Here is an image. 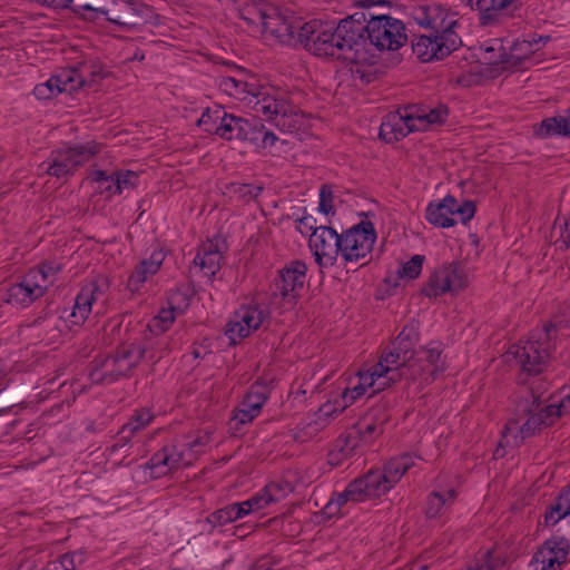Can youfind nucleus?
I'll return each instance as SVG.
<instances>
[{"instance_id": "1", "label": "nucleus", "mask_w": 570, "mask_h": 570, "mask_svg": "<svg viewBox=\"0 0 570 570\" xmlns=\"http://www.w3.org/2000/svg\"><path fill=\"white\" fill-rule=\"evenodd\" d=\"M368 12L357 11L342 19L335 28L321 20L306 22L301 35L306 50L318 57H330L357 63L370 51Z\"/></svg>"}, {"instance_id": "63", "label": "nucleus", "mask_w": 570, "mask_h": 570, "mask_svg": "<svg viewBox=\"0 0 570 570\" xmlns=\"http://www.w3.org/2000/svg\"><path fill=\"white\" fill-rule=\"evenodd\" d=\"M218 120L215 119L214 111L207 109L203 112L202 117L198 120V125L205 128L207 132H214L215 127L218 125Z\"/></svg>"}, {"instance_id": "31", "label": "nucleus", "mask_w": 570, "mask_h": 570, "mask_svg": "<svg viewBox=\"0 0 570 570\" xmlns=\"http://www.w3.org/2000/svg\"><path fill=\"white\" fill-rule=\"evenodd\" d=\"M540 138L551 136H570V111L567 116H557L543 119L535 129Z\"/></svg>"}, {"instance_id": "5", "label": "nucleus", "mask_w": 570, "mask_h": 570, "mask_svg": "<svg viewBox=\"0 0 570 570\" xmlns=\"http://www.w3.org/2000/svg\"><path fill=\"white\" fill-rule=\"evenodd\" d=\"M156 356L149 351V345L142 343H127L119 345L112 353L106 356H97L90 363L89 377L92 383L111 384L120 377H128L138 366L141 360H155Z\"/></svg>"}, {"instance_id": "6", "label": "nucleus", "mask_w": 570, "mask_h": 570, "mask_svg": "<svg viewBox=\"0 0 570 570\" xmlns=\"http://www.w3.org/2000/svg\"><path fill=\"white\" fill-rule=\"evenodd\" d=\"M370 48L377 50H397L407 41L405 24L387 14H375L368 12Z\"/></svg>"}, {"instance_id": "42", "label": "nucleus", "mask_w": 570, "mask_h": 570, "mask_svg": "<svg viewBox=\"0 0 570 570\" xmlns=\"http://www.w3.org/2000/svg\"><path fill=\"white\" fill-rule=\"evenodd\" d=\"M366 390L363 387V385H360V383L352 389H345V391L342 393V404L341 409L338 410V413L343 412V410L350 405H352L358 397L364 395ZM320 412L323 413L325 416L332 415L334 412H337V410H327V405L320 409Z\"/></svg>"}, {"instance_id": "8", "label": "nucleus", "mask_w": 570, "mask_h": 570, "mask_svg": "<svg viewBox=\"0 0 570 570\" xmlns=\"http://www.w3.org/2000/svg\"><path fill=\"white\" fill-rule=\"evenodd\" d=\"M99 151L100 146L96 141L55 149L49 157L47 174L56 178L72 175Z\"/></svg>"}, {"instance_id": "15", "label": "nucleus", "mask_w": 570, "mask_h": 570, "mask_svg": "<svg viewBox=\"0 0 570 570\" xmlns=\"http://www.w3.org/2000/svg\"><path fill=\"white\" fill-rule=\"evenodd\" d=\"M570 551V541L564 537H552L543 542L532 558L534 570H552L564 564Z\"/></svg>"}, {"instance_id": "2", "label": "nucleus", "mask_w": 570, "mask_h": 570, "mask_svg": "<svg viewBox=\"0 0 570 570\" xmlns=\"http://www.w3.org/2000/svg\"><path fill=\"white\" fill-rule=\"evenodd\" d=\"M414 18L420 26L430 29V33L414 36L411 41L413 53L422 62L442 60L462 46L455 31L459 22L442 6H422L416 9Z\"/></svg>"}, {"instance_id": "14", "label": "nucleus", "mask_w": 570, "mask_h": 570, "mask_svg": "<svg viewBox=\"0 0 570 570\" xmlns=\"http://www.w3.org/2000/svg\"><path fill=\"white\" fill-rule=\"evenodd\" d=\"M265 320V313L257 305L242 306L227 323L225 334L232 344L237 340L247 337L252 331L257 330Z\"/></svg>"}, {"instance_id": "41", "label": "nucleus", "mask_w": 570, "mask_h": 570, "mask_svg": "<svg viewBox=\"0 0 570 570\" xmlns=\"http://www.w3.org/2000/svg\"><path fill=\"white\" fill-rule=\"evenodd\" d=\"M425 217L429 223L442 228L452 227L456 223L450 214L444 213V208H440V203L436 205L430 204Z\"/></svg>"}, {"instance_id": "27", "label": "nucleus", "mask_w": 570, "mask_h": 570, "mask_svg": "<svg viewBox=\"0 0 570 570\" xmlns=\"http://www.w3.org/2000/svg\"><path fill=\"white\" fill-rule=\"evenodd\" d=\"M223 254L217 244L207 242L199 248L196 257L194 258V264L200 267L205 276L213 278L220 269Z\"/></svg>"}, {"instance_id": "25", "label": "nucleus", "mask_w": 570, "mask_h": 570, "mask_svg": "<svg viewBox=\"0 0 570 570\" xmlns=\"http://www.w3.org/2000/svg\"><path fill=\"white\" fill-rule=\"evenodd\" d=\"M377 380L374 383L373 394L390 387L392 384L400 382L402 380L406 381L407 384L416 381L417 379L413 376V373H406L402 370V367H397L393 364H387L380 357L377 362Z\"/></svg>"}, {"instance_id": "59", "label": "nucleus", "mask_w": 570, "mask_h": 570, "mask_svg": "<svg viewBox=\"0 0 570 570\" xmlns=\"http://www.w3.org/2000/svg\"><path fill=\"white\" fill-rule=\"evenodd\" d=\"M296 228L303 235H307L309 232L312 234L314 233V229H318L316 226V219L311 215H305L296 219Z\"/></svg>"}, {"instance_id": "19", "label": "nucleus", "mask_w": 570, "mask_h": 570, "mask_svg": "<svg viewBox=\"0 0 570 570\" xmlns=\"http://www.w3.org/2000/svg\"><path fill=\"white\" fill-rule=\"evenodd\" d=\"M513 0H466L472 10L479 11V21L482 27H492L503 23L513 17L509 7Z\"/></svg>"}, {"instance_id": "28", "label": "nucleus", "mask_w": 570, "mask_h": 570, "mask_svg": "<svg viewBox=\"0 0 570 570\" xmlns=\"http://www.w3.org/2000/svg\"><path fill=\"white\" fill-rule=\"evenodd\" d=\"M531 401H524L519 404V411L523 412L528 419L519 428V432L522 439L530 438L546 426L544 421L538 412L539 399L531 394Z\"/></svg>"}, {"instance_id": "40", "label": "nucleus", "mask_w": 570, "mask_h": 570, "mask_svg": "<svg viewBox=\"0 0 570 570\" xmlns=\"http://www.w3.org/2000/svg\"><path fill=\"white\" fill-rule=\"evenodd\" d=\"M139 175L131 170L114 174L111 194H121L125 189H134L138 184Z\"/></svg>"}, {"instance_id": "33", "label": "nucleus", "mask_w": 570, "mask_h": 570, "mask_svg": "<svg viewBox=\"0 0 570 570\" xmlns=\"http://www.w3.org/2000/svg\"><path fill=\"white\" fill-rule=\"evenodd\" d=\"M267 7L271 4L264 1L242 0L238 8L239 17L248 24L262 27Z\"/></svg>"}, {"instance_id": "17", "label": "nucleus", "mask_w": 570, "mask_h": 570, "mask_svg": "<svg viewBox=\"0 0 570 570\" xmlns=\"http://www.w3.org/2000/svg\"><path fill=\"white\" fill-rule=\"evenodd\" d=\"M550 37H539L538 39L532 38L531 40H523L521 42H515L511 47L510 52H505L503 47L500 46L498 57H487L485 63L491 66H502V69L508 68H519L522 66L523 61L528 59L535 49H533V45H537L540 41H549Z\"/></svg>"}, {"instance_id": "43", "label": "nucleus", "mask_w": 570, "mask_h": 570, "mask_svg": "<svg viewBox=\"0 0 570 570\" xmlns=\"http://www.w3.org/2000/svg\"><path fill=\"white\" fill-rule=\"evenodd\" d=\"M407 134V127H405L403 122H400V125H393L390 121H387L383 122L380 127V138L387 142H391L393 140H400Z\"/></svg>"}, {"instance_id": "7", "label": "nucleus", "mask_w": 570, "mask_h": 570, "mask_svg": "<svg viewBox=\"0 0 570 570\" xmlns=\"http://www.w3.org/2000/svg\"><path fill=\"white\" fill-rule=\"evenodd\" d=\"M262 24V33L275 38L279 43L306 49V41L301 36L306 22L299 24L292 14L284 13L278 7L271 4Z\"/></svg>"}, {"instance_id": "10", "label": "nucleus", "mask_w": 570, "mask_h": 570, "mask_svg": "<svg viewBox=\"0 0 570 570\" xmlns=\"http://www.w3.org/2000/svg\"><path fill=\"white\" fill-rule=\"evenodd\" d=\"M468 285L465 265L454 261L435 269L429 277L421 293L428 297L442 296L445 293L462 291Z\"/></svg>"}, {"instance_id": "55", "label": "nucleus", "mask_w": 570, "mask_h": 570, "mask_svg": "<svg viewBox=\"0 0 570 570\" xmlns=\"http://www.w3.org/2000/svg\"><path fill=\"white\" fill-rule=\"evenodd\" d=\"M150 273L147 272L146 269V264H141L139 263L135 271L131 273V275L129 276V279H128V285L130 287H135V288H138V286L140 284H142L146 279H147V276L149 275Z\"/></svg>"}, {"instance_id": "34", "label": "nucleus", "mask_w": 570, "mask_h": 570, "mask_svg": "<svg viewBox=\"0 0 570 570\" xmlns=\"http://www.w3.org/2000/svg\"><path fill=\"white\" fill-rule=\"evenodd\" d=\"M244 515L245 510H243L242 505L233 503L213 512L207 520L213 524V527H222L226 523L236 521Z\"/></svg>"}, {"instance_id": "37", "label": "nucleus", "mask_w": 570, "mask_h": 570, "mask_svg": "<svg viewBox=\"0 0 570 570\" xmlns=\"http://www.w3.org/2000/svg\"><path fill=\"white\" fill-rule=\"evenodd\" d=\"M226 190L228 194L234 195L238 200L248 203L261 195L263 187L253 184L230 183L226 185Z\"/></svg>"}, {"instance_id": "29", "label": "nucleus", "mask_w": 570, "mask_h": 570, "mask_svg": "<svg viewBox=\"0 0 570 570\" xmlns=\"http://www.w3.org/2000/svg\"><path fill=\"white\" fill-rule=\"evenodd\" d=\"M214 115L215 119L219 120L214 134L226 140L239 139L245 118L227 114L222 108H216Z\"/></svg>"}, {"instance_id": "46", "label": "nucleus", "mask_w": 570, "mask_h": 570, "mask_svg": "<svg viewBox=\"0 0 570 570\" xmlns=\"http://www.w3.org/2000/svg\"><path fill=\"white\" fill-rule=\"evenodd\" d=\"M109 0H72L75 10L95 12L105 17Z\"/></svg>"}, {"instance_id": "60", "label": "nucleus", "mask_w": 570, "mask_h": 570, "mask_svg": "<svg viewBox=\"0 0 570 570\" xmlns=\"http://www.w3.org/2000/svg\"><path fill=\"white\" fill-rule=\"evenodd\" d=\"M266 401L256 395L253 391H248L243 400V406L252 409V412H261Z\"/></svg>"}, {"instance_id": "47", "label": "nucleus", "mask_w": 570, "mask_h": 570, "mask_svg": "<svg viewBox=\"0 0 570 570\" xmlns=\"http://www.w3.org/2000/svg\"><path fill=\"white\" fill-rule=\"evenodd\" d=\"M250 410L242 404L229 420V428L237 431L240 425L250 423L259 414V412H252Z\"/></svg>"}, {"instance_id": "12", "label": "nucleus", "mask_w": 570, "mask_h": 570, "mask_svg": "<svg viewBox=\"0 0 570 570\" xmlns=\"http://www.w3.org/2000/svg\"><path fill=\"white\" fill-rule=\"evenodd\" d=\"M309 248L320 267L333 266L341 254L340 235L328 226H318L309 235Z\"/></svg>"}, {"instance_id": "48", "label": "nucleus", "mask_w": 570, "mask_h": 570, "mask_svg": "<svg viewBox=\"0 0 570 570\" xmlns=\"http://www.w3.org/2000/svg\"><path fill=\"white\" fill-rule=\"evenodd\" d=\"M108 287H109L108 278L105 276H97L91 282H89L86 286H83L82 289L88 291V296H90V293H91V299L94 302H96L105 295Z\"/></svg>"}, {"instance_id": "49", "label": "nucleus", "mask_w": 570, "mask_h": 570, "mask_svg": "<svg viewBox=\"0 0 570 570\" xmlns=\"http://www.w3.org/2000/svg\"><path fill=\"white\" fill-rule=\"evenodd\" d=\"M399 336L401 343L409 342L415 346L420 340V322L414 318L411 320L403 326Z\"/></svg>"}, {"instance_id": "50", "label": "nucleus", "mask_w": 570, "mask_h": 570, "mask_svg": "<svg viewBox=\"0 0 570 570\" xmlns=\"http://www.w3.org/2000/svg\"><path fill=\"white\" fill-rule=\"evenodd\" d=\"M391 419L390 413L386 411V404H381L375 407H372L368 413L364 416V421H373L376 422L380 426L383 428L385 423H387Z\"/></svg>"}, {"instance_id": "39", "label": "nucleus", "mask_w": 570, "mask_h": 570, "mask_svg": "<svg viewBox=\"0 0 570 570\" xmlns=\"http://www.w3.org/2000/svg\"><path fill=\"white\" fill-rule=\"evenodd\" d=\"M155 415L150 409L141 407L135 410L129 421L124 426L132 434L146 429L154 420Z\"/></svg>"}, {"instance_id": "3", "label": "nucleus", "mask_w": 570, "mask_h": 570, "mask_svg": "<svg viewBox=\"0 0 570 570\" xmlns=\"http://www.w3.org/2000/svg\"><path fill=\"white\" fill-rule=\"evenodd\" d=\"M219 88L239 100L257 98L255 110L274 121L282 131H293L299 127L297 107L284 98L271 96L266 88L258 83L256 77L244 69H238L235 76L222 77Z\"/></svg>"}, {"instance_id": "64", "label": "nucleus", "mask_w": 570, "mask_h": 570, "mask_svg": "<svg viewBox=\"0 0 570 570\" xmlns=\"http://www.w3.org/2000/svg\"><path fill=\"white\" fill-rule=\"evenodd\" d=\"M249 391L261 396L262 400L267 401L271 394V386L268 383L258 380L249 387Z\"/></svg>"}, {"instance_id": "58", "label": "nucleus", "mask_w": 570, "mask_h": 570, "mask_svg": "<svg viewBox=\"0 0 570 570\" xmlns=\"http://www.w3.org/2000/svg\"><path fill=\"white\" fill-rule=\"evenodd\" d=\"M381 374H377V364L374 365L371 370L367 371H360L358 372V383L360 385H363V387L366 390L367 387H374V383L377 380V376Z\"/></svg>"}, {"instance_id": "26", "label": "nucleus", "mask_w": 570, "mask_h": 570, "mask_svg": "<svg viewBox=\"0 0 570 570\" xmlns=\"http://www.w3.org/2000/svg\"><path fill=\"white\" fill-rule=\"evenodd\" d=\"M91 79L88 81L79 73L77 69H63L59 73L51 76L52 83L56 86V91L59 94L78 90L81 87L88 86L92 87V83L96 81V77H98L99 72H91Z\"/></svg>"}, {"instance_id": "18", "label": "nucleus", "mask_w": 570, "mask_h": 570, "mask_svg": "<svg viewBox=\"0 0 570 570\" xmlns=\"http://www.w3.org/2000/svg\"><path fill=\"white\" fill-rule=\"evenodd\" d=\"M43 271L29 272L20 283L13 284L8 289L7 302L12 305L28 306L41 297L47 285L39 282V275Z\"/></svg>"}, {"instance_id": "23", "label": "nucleus", "mask_w": 570, "mask_h": 570, "mask_svg": "<svg viewBox=\"0 0 570 570\" xmlns=\"http://www.w3.org/2000/svg\"><path fill=\"white\" fill-rule=\"evenodd\" d=\"M239 140L249 141L257 148H267L274 146L277 140L276 135L266 129L265 125L257 117L244 119Z\"/></svg>"}, {"instance_id": "61", "label": "nucleus", "mask_w": 570, "mask_h": 570, "mask_svg": "<svg viewBox=\"0 0 570 570\" xmlns=\"http://www.w3.org/2000/svg\"><path fill=\"white\" fill-rule=\"evenodd\" d=\"M559 230L560 237L564 243L566 247L570 246V215L563 218V222L558 224V219L554 223L553 232Z\"/></svg>"}, {"instance_id": "45", "label": "nucleus", "mask_w": 570, "mask_h": 570, "mask_svg": "<svg viewBox=\"0 0 570 570\" xmlns=\"http://www.w3.org/2000/svg\"><path fill=\"white\" fill-rule=\"evenodd\" d=\"M425 257L423 255H414L412 258L404 263L401 269L397 272L400 277H406L409 279H415L421 275L422 265Z\"/></svg>"}, {"instance_id": "57", "label": "nucleus", "mask_w": 570, "mask_h": 570, "mask_svg": "<svg viewBox=\"0 0 570 570\" xmlns=\"http://www.w3.org/2000/svg\"><path fill=\"white\" fill-rule=\"evenodd\" d=\"M91 179L96 183H99L104 191L111 194L114 174L109 176L105 170H95L91 174Z\"/></svg>"}, {"instance_id": "22", "label": "nucleus", "mask_w": 570, "mask_h": 570, "mask_svg": "<svg viewBox=\"0 0 570 570\" xmlns=\"http://www.w3.org/2000/svg\"><path fill=\"white\" fill-rule=\"evenodd\" d=\"M414 363L424 367L422 373L417 374V379H421L424 383L433 382L446 368L440 344L417 350Z\"/></svg>"}, {"instance_id": "20", "label": "nucleus", "mask_w": 570, "mask_h": 570, "mask_svg": "<svg viewBox=\"0 0 570 570\" xmlns=\"http://www.w3.org/2000/svg\"><path fill=\"white\" fill-rule=\"evenodd\" d=\"M392 350L387 353H383L381 357L387 364H393L397 367H402L406 373H413V376L417 379V374L422 373L424 367L420 364L414 363L416 351L414 345L409 342H400V336L393 341Z\"/></svg>"}, {"instance_id": "11", "label": "nucleus", "mask_w": 570, "mask_h": 570, "mask_svg": "<svg viewBox=\"0 0 570 570\" xmlns=\"http://www.w3.org/2000/svg\"><path fill=\"white\" fill-rule=\"evenodd\" d=\"M151 16V8L138 0H109L105 11L109 22L128 29L147 23Z\"/></svg>"}, {"instance_id": "36", "label": "nucleus", "mask_w": 570, "mask_h": 570, "mask_svg": "<svg viewBox=\"0 0 570 570\" xmlns=\"http://www.w3.org/2000/svg\"><path fill=\"white\" fill-rule=\"evenodd\" d=\"M94 301L91 299V295L88 296V291H81L77 295L75 299V306L71 313V322L73 324L83 323L91 312Z\"/></svg>"}, {"instance_id": "52", "label": "nucleus", "mask_w": 570, "mask_h": 570, "mask_svg": "<svg viewBox=\"0 0 570 570\" xmlns=\"http://www.w3.org/2000/svg\"><path fill=\"white\" fill-rule=\"evenodd\" d=\"M333 203V193L327 185H323L320 191V212L328 215L334 214Z\"/></svg>"}, {"instance_id": "38", "label": "nucleus", "mask_w": 570, "mask_h": 570, "mask_svg": "<svg viewBox=\"0 0 570 570\" xmlns=\"http://www.w3.org/2000/svg\"><path fill=\"white\" fill-rule=\"evenodd\" d=\"M455 497V491L453 489L449 490L445 494L440 492H432L426 502L425 514L429 519L438 518L441 515L442 510L448 500H453Z\"/></svg>"}, {"instance_id": "51", "label": "nucleus", "mask_w": 570, "mask_h": 570, "mask_svg": "<svg viewBox=\"0 0 570 570\" xmlns=\"http://www.w3.org/2000/svg\"><path fill=\"white\" fill-rule=\"evenodd\" d=\"M538 412L544 421L546 426L553 424L556 420L564 415L558 404H550L544 407L539 406Z\"/></svg>"}, {"instance_id": "21", "label": "nucleus", "mask_w": 570, "mask_h": 570, "mask_svg": "<svg viewBox=\"0 0 570 570\" xmlns=\"http://www.w3.org/2000/svg\"><path fill=\"white\" fill-rule=\"evenodd\" d=\"M179 298H181L185 302V306L188 305L187 297L179 291H175L171 293L169 297V308L161 309L159 314L156 317H154L153 321L148 324L147 330L145 331L144 334V343H147L149 345L150 352H153L154 350L151 335H158L167 331L175 321V312H183V308L180 306L175 305V303H177Z\"/></svg>"}, {"instance_id": "13", "label": "nucleus", "mask_w": 570, "mask_h": 570, "mask_svg": "<svg viewBox=\"0 0 570 570\" xmlns=\"http://www.w3.org/2000/svg\"><path fill=\"white\" fill-rule=\"evenodd\" d=\"M306 264L293 261L278 272L275 278V288L287 304L293 306L304 288L306 279Z\"/></svg>"}, {"instance_id": "16", "label": "nucleus", "mask_w": 570, "mask_h": 570, "mask_svg": "<svg viewBox=\"0 0 570 570\" xmlns=\"http://www.w3.org/2000/svg\"><path fill=\"white\" fill-rule=\"evenodd\" d=\"M549 348V344L543 346L540 341H528L523 345L512 346L510 353L519 361L522 371L535 375L542 372L550 355Z\"/></svg>"}, {"instance_id": "53", "label": "nucleus", "mask_w": 570, "mask_h": 570, "mask_svg": "<svg viewBox=\"0 0 570 570\" xmlns=\"http://www.w3.org/2000/svg\"><path fill=\"white\" fill-rule=\"evenodd\" d=\"M75 553H65L48 564V570H75Z\"/></svg>"}, {"instance_id": "44", "label": "nucleus", "mask_w": 570, "mask_h": 570, "mask_svg": "<svg viewBox=\"0 0 570 570\" xmlns=\"http://www.w3.org/2000/svg\"><path fill=\"white\" fill-rule=\"evenodd\" d=\"M449 115V108L445 105H439L434 108L426 110L423 117L421 129H424L429 125H441L446 121Z\"/></svg>"}, {"instance_id": "62", "label": "nucleus", "mask_w": 570, "mask_h": 570, "mask_svg": "<svg viewBox=\"0 0 570 570\" xmlns=\"http://www.w3.org/2000/svg\"><path fill=\"white\" fill-rule=\"evenodd\" d=\"M134 435L122 425L121 429L118 431L115 443L111 445V451H117L118 449H121L126 446Z\"/></svg>"}, {"instance_id": "4", "label": "nucleus", "mask_w": 570, "mask_h": 570, "mask_svg": "<svg viewBox=\"0 0 570 570\" xmlns=\"http://www.w3.org/2000/svg\"><path fill=\"white\" fill-rule=\"evenodd\" d=\"M413 465L414 458L409 453L393 458L385 463L382 471L371 470L351 481L343 492L336 494V499H331L326 509L331 510L335 505L340 510L350 501L363 502L380 498L390 491Z\"/></svg>"}, {"instance_id": "30", "label": "nucleus", "mask_w": 570, "mask_h": 570, "mask_svg": "<svg viewBox=\"0 0 570 570\" xmlns=\"http://www.w3.org/2000/svg\"><path fill=\"white\" fill-rule=\"evenodd\" d=\"M567 517H570V484L563 487L553 502L546 508L544 524L553 527Z\"/></svg>"}, {"instance_id": "9", "label": "nucleus", "mask_w": 570, "mask_h": 570, "mask_svg": "<svg viewBox=\"0 0 570 570\" xmlns=\"http://www.w3.org/2000/svg\"><path fill=\"white\" fill-rule=\"evenodd\" d=\"M376 233L373 223L362 220L340 235L341 257L347 263L367 258L373 249Z\"/></svg>"}, {"instance_id": "32", "label": "nucleus", "mask_w": 570, "mask_h": 570, "mask_svg": "<svg viewBox=\"0 0 570 570\" xmlns=\"http://www.w3.org/2000/svg\"><path fill=\"white\" fill-rule=\"evenodd\" d=\"M281 491V488L275 484L271 483L267 484L261 492L253 495L250 499L239 502L238 504L242 505L243 510H245V515L249 512L261 510L268 505L272 502L278 501L277 493Z\"/></svg>"}, {"instance_id": "24", "label": "nucleus", "mask_w": 570, "mask_h": 570, "mask_svg": "<svg viewBox=\"0 0 570 570\" xmlns=\"http://www.w3.org/2000/svg\"><path fill=\"white\" fill-rule=\"evenodd\" d=\"M180 460L181 454L175 453L174 445H165L161 450L151 455L146 465L155 478H159L167 474L173 469H177Z\"/></svg>"}, {"instance_id": "54", "label": "nucleus", "mask_w": 570, "mask_h": 570, "mask_svg": "<svg viewBox=\"0 0 570 570\" xmlns=\"http://www.w3.org/2000/svg\"><path fill=\"white\" fill-rule=\"evenodd\" d=\"M33 94L38 99H50L59 92L56 91V86L52 83L50 77L45 83L37 85L33 89Z\"/></svg>"}, {"instance_id": "35", "label": "nucleus", "mask_w": 570, "mask_h": 570, "mask_svg": "<svg viewBox=\"0 0 570 570\" xmlns=\"http://www.w3.org/2000/svg\"><path fill=\"white\" fill-rule=\"evenodd\" d=\"M428 108L417 105H411L403 109V112H400L399 121L403 122L405 127H407V132H412L414 130H421V125L423 122L424 114Z\"/></svg>"}, {"instance_id": "56", "label": "nucleus", "mask_w": 570, "mask_h": 570, "mask_svg": "<svg viewBox=\"0 0 570 570\" xmlns=\"http://www.w3.org/2000/svg\"><path fill=\"white\" fill-rule=\"evenodd\" d=\"M455 214L461 216V222L466 224L475 214V204L472 200H464L459 207H455Z\"/></svg>"}]
</instances>
